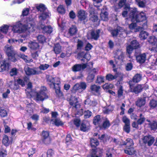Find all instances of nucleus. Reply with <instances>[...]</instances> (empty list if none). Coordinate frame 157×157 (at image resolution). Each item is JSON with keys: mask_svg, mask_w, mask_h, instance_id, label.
I'll return each instance as SVG.
<instances>
[{"mask_svg": "<svg viewBox=\"0 0 157 157\" xmlns=\"http://www.w3.org/2000/svg\"><path fill=\"white\" fill-rule=\"evenodd\" d=\"M18 72V70L15 68L11 69L10 72V75L11 76L16 75Z\"/></svg>", "mask_w": 157, "mask_h": 157, "instance_id": "58", "label": "nucleus"}, {"mask_svg": "<svg viewBox=\"0 0 157 157\" xmlns=\"http://www.w3.org/2000/svg\"><path fill=\"white\" fill-rule=\"evenodd\" d=\"M49 65L48 64H40L38 69L40 70L44 71L47 69L49 67Z\"/></svg>", "mask_w": 157, "mask_h": 157, "instance_id": "53", "label": "nucleus"}, {"mask_svg": "<svg viewBox=\"0 0 157 157\" xmlns=\"http://www.w3.org/2000/svg\"><path fill=\"white\" fill-rule=\"evenodd\" d=\"M148 41L154 46L152 48V50L157 52V39L154 36H152L150 37L148 39Z\"/></svg>", "mask_w": 157, "mask_h": 157, "instance_id": "14", "label": "nucleus"}, {"mask_svg": "<svg viewBox=\"0 0 157 157\" xmlns=\"http://www.w3.org/2000/svg\"><path fill=\"white\" fill-rule=\"evenodd\" d=\"M91 56L89 53L86 54L84 56L83 58L81 60L84 62H87L90 59Z\"/></svg>", "mask_w": 157, "mask_h": 157, "instance_id": "52", "label": "nucleus"}, {"mask_svg": "<svg viewBox=\"0 0 157 157\" xmlns=\"http://www.w3.org/2000/svg\"><path fill=\"white\" fill-rule=\"evenodd\" d=\"M7 115V112L6 109L3 108H0V116L2 117H4Z\"/></svg>", "mask_w": 157, "mask_h": 157, "instance_id": "43", "label": "nucleus"}, {"mask_svg": "<svg viewBox=\"0 0 157 157\" xmlns=\"http://www.w3.org/2000/svg\"><path fill=\"white\" fill-rule=\"evenodd\" d=\"M36 8L40 12V15L39 18L40 21H43L46 18L50 16V13L48 12L45 5L42 4H37Z\"/></svg>", "mask_w": 157, "mask_h": 157, "instance_id": "4", "label": "nucleus"}, {"mask_svg": "<svg viewBox=\"0 0 157 157\" xmlns=\"http://www.w3.org/2000/svg\"><path fill=\"white\" fill-rule=\"evenodd\" d=\"M126 145V147H132L133 145V143L132 140L130 138L127 139L126 142L124 144Z\"/></svg>", "mask_w": 157, "mask_h": 157, "instance_id": "40", "label": "nucleus"}, {"mask_svg": "<svg viewBox=\"0 0 157 157\" xmlns=\"http://www.w3.org/2000/svg\"><path fill=\"white\" fill-rule=\"evenodd\" d=\"M122 32V30H123L121 28H119L117 30H113L112 31L111 34L112 36H116L119 33V32H121V30Z\"/></svg>", "mask_w": 157, "mask_h": 157, "instance_id": "57", "label": "nucleus"}, {"mask_svg": "<svg viewBox=\"0 0 157 157\" xmlns=\"http://www.w3.org/2000/svg\"><path fill=\"white\" fill-rule=\"evenodd\" d=\"M94 77V75L90 73L87 78V80L88 82H91L93 81Z\"/></svg>", "mask_w": 157, "mask_h": 157, "instance_id": "63", "label": "nucleus"}, {"mask_svg": "<svg viewBox=\"0 0 157 157\" xmlns=\"http://www.w3.org/2000/svg\"><path fill=\"white\" fill-rule=\"evenodd\" d=\"M48 84L51 88H54L55 90L56 94L58 95L61 94L60 90L59 84L60 83V79L57 77L53 78L49 77L48 78Z\"/></svg>", "mask_w": 157, "mask_h": 157, "instance_id": "5", "label": "nucleus"}, {"mask_svg": "<svg viewBox=\"0 0 157 157\" xmlns=\"http://www.w3.org/2000/svg\"><path fill=\"white\" fill-rule=\"evenodd\" d=\"M100 30L99 29L95 31H93L87 34V38L89 39H94L97 40L99 36Z\"/></svg>", "mask_w": 157, "mask_h": 157, "instance_id": "12", "label": "nucleus"}, {"mask_svg": "<svg viewBox=\"0 0 157 157\" xmlns=\"http://www.w3.org/2000/svg\"><path fill=\"white\" fill-rule=\"evenodd\" d=\"M86 67V64H77L73 66L72 70L74 72H77L84 69Z\"/></svg>", "mask_w": 157, "mask_h": 157, "instance_id": "19", "label": "nucleus"}, {"mask_svg": "<svg viewBox=\"0 0 157 157\" xmlns=\"http://www.w3.org/2000/svg\"><path fill=\"white\" fill-rule=\"evenodd\" d=\"M10 65L9 63L6 61H4L1 64L0 67L1 71H8L9 69Z\"/></svg>", "mask_w": 157, "mask_h": 157, "instance_id": "26", "label": "nucleus"}, {"mask_svg": "<svg viewBox=\"0 0 157 157\" xmlns=\"http://www.w3.org/2000/svg\"><path fill=\"white\" fill-rule=\"evenodd\" d=\"M132 18L131 19L132 22L137 23L143 22L141 23L140 25H142V28L144 29H146L147 28V18L146 16V14L142 12L137 15V11L136 13L133 14Z\"/></svg>", "mask_w": 157, "mask_h": 157, "instance_id": "3", "label": "nucleus"}, {"mask_svg": "<svg viewBox=\"0 0 157 157\" xmlns=\"http://www.w3.org/2000/svg\"><path fill=\"white\" fill-rule=\"evenodd\" d=\"M125 153L129 155H132L134 154L135 151L134 148L132 147H129L126 148V149L124 150Z\"/></svg>", "mask_w": 157, "mask_h": 157, "instance_id": "38", "label": "nucleus"}, {"mask_svg": "<svg viewBox=\"0 0 157 157\" xmlns=\"http://www.w3.org/2000/svg\"><path fill=\"white\" fill-rule=\"evenodd\" d=\"M10 26H9L6 25H4L0 27V30L1 32L4 34H6L7 33L9 29V28Z\"/></svg>", "mask_w": 157, "mask_h": 157, "instance_id": "36", "label": "nucleus"}, {"mask_svg": "<svg viewBox=\"0 0 157 157\" xmlns=\"http://www.w3.org/2000/svg\"><path fill=\"white\" fill-rule=\"evenodd\" d=\"M77 31V29L76 26H72L69 29L68 33L70 36H72L76 33Z\"/></svg>", "mask_w": 157, "mask_h": 157, "instance_id": "33", "label": "nucleus"}, {"mask_svg": "<svg viewBox=\"0 0 157 157\" xmlns=\"http://www.w3.org/2000/svg\"><path fill=\"white\" fill-rule=\"evenodd\" d=\"M89 11L90 13V19L94 22L97 21L98 20L97 13L94 12V9L92 7H90Z\"/></svg>", "mask_w": 157, "mask_h": 157, "instance_id": "15", "label": "nucleus"}, {"mask_svg": "<svg viewBox=\"0 0 157 157\" xmlns=\"http://www.w3.org/2000/svg\"><path fill=\"white\" fill-rule=\"evenodd\" d=\"M101 122L100 116L97 115L95 116L93 119V123L95 125H99Z\"/></svg>", "mask_w": 157, "mask_h": 157, "instance_id": "35", "label": "nucleus"}, {"mask_svg": "<svg viewBox=\"0 0 157 157\" xmlns=\"http://www.w3.org/2000/svg\"><path fill=\"white\" fill-rule=\"evenodd\" d=\"M41 140L44 144H47L50 143L51 141L49 136V133L47 131H43L41 134Z\"/></svg>", "mask_w": 157, "mask_h": 157, "instance_id": "13", "label": "nucleus"}, {"mask_svg": "<svg viewBox=\"0 0 157 157\" xmlns=\"http://www.w3.org/2000/svg\"><path fill=\"white\" fill-rule=\"evenodd\" d=\"M130 87L131 91L134 92L136 94H138L140 92L143 88L142 86L140 85H138L133 88V86L130 84Z\"/></svg>", "mask_w": 157, "mask_h": 157, "instance_id": "20", "label": "nucleus"}, {"mask_svg": "<svg viewBox=\"0 0 157 157\" xmlns=\"http://www.w3.org/2000/svg\"><path fill=\"white\" fill-rule=\"evenodd\" d=\"M37 39L39 42L41 43H44L46 40L45 37L42 35H40L38 36Z\"/></svg>", "mask_w": 157, "mask_h": 157, "instance_id": "61", "label": "nucleus"}, {"mask_svg": "<svg viewBox=\"0 0 157 157\" xmlns=\"http://www.w3.org/2000/svg\"><path fill=\"white\" fill-rule=\"evenodd\" d=\"M147 121L148 122V124L150 125L152 129L155 130L157 129V122L155 121L151 123L149 120H147Z\"/></svg>", "mask_w": 157, "mask_h": 157, "instance_id": "41", "label": "nucleus"}, {"mask_svg": "<svg viewBox=\"0 0 157 157\" xmlns=\"http://www.w3.org/2000/svg\"><path fill=\"white\" fill-rule=\"evenodd\" d=\"M78 17L81 20H83L86 19L87 16V13L82 10H79L78 13Z\"/></svg>", "mask_w": 157, "mask_h": 157, "instance_id": "25", "label": "nucleus"}, {"mask_svg": "<svg viewBox=\"0 0 157 157\" xmlns=\"http://www.w3.org/2000/svg\"><path fill=\"white\" fill-rule=\"evenodd\" d=\"M140 119L137 121V123L138 124H141L145 121V119L142 114H140Z\"/></svg>", "mask_w": 157, "mask_h": 157, "instance_id": "59", "label": "nucleus"}, {"mask_svg": "<svg viewBox=\"0 0 157 157\" xmlns=\"http://www.w3.org/2000/svg\"><path fill=\"white\" fill-rule=\"evenodd\" d=\"M117 77L116 75H113L111 74H109L106 75L105 78L106 80L111 81L115 79Z\"/></svg>", "mask_w": 157, "mask_h": 157, "instance_id": "42", "label": "nucleus"}, {"mask_svg": "<svg viewBox=\"0 0 157 157\" xmlns=\"http://www.w3.org/2000/svg\"><path fill=\"white\" fill-rule=\"evenodd\" d=\"M58 12L62 14H63L65 13V10L64 6L63 5H59L57 8Z\"/></svg>", "mask_w": 157, "mask_h": 157, "instance_id": "55", "label": "nucleus"}, {"mask_svg": "<svg viewBox=\"0 0 157 157\" xmlns=\"http://www.w3.org/2000/svg\"><path fill=\"white\" fill-rule=\"evenodd\" d=\"M86 87V83L84 82H82L75 84L73 87V90L75 91L78 90L79 92H81L84 90Z\"/></svg>", "mask_w": 157, "mask_h": 157, "instance_id": "11", "label": "nucleus"}, {"mask_svg": "<svg viewBox=\"0 0 157 157\" xmlns=\"http://www.w3.org/2000/svg\"><path fill=\"white\" fill-rule=\"evenodd\" d=\"M114 57L115 60H117V59L118 60L116 61L117 62L120 61L121 62L124 58V53L121 50H117L115 52V53Z\"/></svg>", "mask_w": 157, "mask_h": 157, "instance_id": "17", "label": "nucleus"}, {"mask_svg": "<svg viewBox=\"0 0 157 157\" xmlns=\"http://www.w3.org/2000/svg\"><path fill=\"white\" fill-rule=\"evenodd\" d=\"M40 52V50H37L36 52H32L31 53V57L35 60H36L38 59L39 55Z\"/></svg>", "mask_w": 157, "mask_h": 157, "instance_id": "46", "label": "nucleus"}, {"mask_svg": "<svg viewBox=\"0 0 157 157\" xmlns=\"http://www.w3.org/2000/svg\"><path fill=\"white\" fill-rule=\"evenodd\" d=\"M4 50L8 56L9 59L13 62L16 61L17 59L15 57L16 52L11 46L8 45H6L5 47Z\"/></svg>", "mask_w": 157, "mask_h": 157, "instance_id": "6", "label": "nucleus"}, {"mask_svg": "<svg viewBox=\"0 0 157 157\" xmlns=\"http://www.w3.org/2000/svg\"><path fill=\"white\" fill-rule=\"evenodd\" d=\"M90 144L93 147H95L98 146L99 144V142L95 139H92L90 140Z\"/></svg>", "mask_w": 157, "mask_h": 157, "instance_id": "51", "label": "nucleus"}, {"mask_svg": "<svg viewBox=\"0 0 157 157\" xmlns=\"http://www.w3.org/2000/svg\"><path fill=\"white\" fill-rule=\"evenodd\" d=\"M98 149L95 151L93 150L91 154V157H98L101 156L102 152L100 151L99 152L98 151Z\"/></svg>", "mask_w": 157, "mask_h": 157, "instance_id": "45", "label": "nucleus"}, {"mask_svg": "<svg viewBox=\"0 0 157 157\" xmlns=\"http://www.w3.org/2000/svg\"><path fill=\"white\" fill-rule=\"evenodd\" d=\"M28 80V79L25 77L23 79L21 78L18 79L17 80V83L19 85H21L22 86H24L25 85V82Z\"/></svg>", "mask_w": 157, "mask_h": 157, "instance_id": "39", "label": "nucleus"}, {"mask_svg": "<svg viewBox=\"0 0 157 157\" xmlns=\"http://www.w3.org/2000/svg\"><path fill=\"white\" fill-rule=\"evenodd\" d=\"M149 36V34L147 32L143 31L140 32L139 35V37L141 40H144L146 39Z\"/></svg>", "mask_w": 157, "mask_h": 157, "instance_id": "28", "label": "nucleus"}, {"mask_svg": "<svg viewBox=\"0 0 157 157\" xmlns=\"http://www.w3.org/2000/svg\"><path fill=\"white\" fill-rule=\"evenodd\" d=\"M139 43L136 40L132 41L130 44L127 47V51L128 54L131 53L134 49L138 48L139 47Z\"/></svg>", "mask_w": 157, "mask_h": 157, "instance_id": "9", "label": "nucleus"}, {"mask_svg": "<svg viewBox=\"0 0 157 157\" xmlns=\"http://www.w3.org/2000/svg\"><path fill=\"white\" fill-rule=\"evenodd\" d=\"M74 124L76 126L78 127L80 125V120L78 118L74 119L73 121Z\"/></svg>", "mask_w": 157, "mask_h": 157, "instance_id": "64", "label": "nucleus"}, {"mask_svg": "<svg viewBox=\"0 0 157 157\" xmlns=\"http://www.w3.org/2000/svg\"><path fill=\"white\" fill-rule=\"evenodd\" d=\"M19 56L23 59L26 63H29L33 62V59L29 58L27 56H25L24 55L20 54Z\"/></svg>", "mask_w": 157, "mask_h": 157, "instance_id": "37", "label": "nucleus"}, {"mask_svg": "<svg viewBox=\"0 0 157 157\" xmlns=\"http://www.w3.org/2000/svg\"><path fill=\"white\" fill-rule=\"evenodd\" d=\"M42 22L40 21L39 24L40 25L39 27V28L41 29L44 32L51 33L52 31V27L50 26H45L44 24H43Z\"/></svg>", "mask_w": 157, "mask_h": 157, "instance_id": "16", "label": "nucleus"}, {"mask_svg": "<svg viewBox=\"0 0 157 157\" xmlns=\"http://www.w3.org/2000/svg\"><path fill=\"white\" fill-rule=\"evenodd\" d=\"M53 51L55 54H59L61 52V47L60 45L58 44H55Z\"/></svg>", "mask_w": 157, "mask_h": 157, "instance_id": "31", "label": "nucleus"}, {"mask_svg": "<svg viewBox=\"0 0 157 157\" xmlns=\"http://www.w3.org/2000/svg\"><path fill=\"white\" fill-rule=\"evenodd\" d=\"M33 18L29 19L26 20V24H22L20 22L16 23L15 25L10 26L12 28V30L14 33H21L26 32L29 33L35 30L33 25Z\"/></svg>", "mask_w": 157, "mask_h": 157, "instance_id": "2", "label": "nucleus"}, {"mask_svg": "<svg viewBox=\"0 0 157 157\" xmlns=\"http://www.w3.org/2000/svg\"><path fill=\"white\" fill-rule=\"evenodd\" d=\"M2 142L3 144L6 146H9L12 143V141L10 140L9 137L6 135L4 136Z\"/></svg>", "mask_w": 157, "mask_h": 157, "instance_id": "27", "label": "nucleus"}, {"mask_svg": "<svg viewBox=\"0 0 157 157\" xmlns=\"http://www.w3.org/2000/svg\"><path fill=\"white\" fill-rule=\"evenodd\" d=\"M84 118H88L92 115V113L89 110H85L84 111Z\"/></svg>", "mask_w": 157, "mask_h": 157, "instance_id": "54", "label": "nucleus"}, {"mask_svg": "<svg viewBox=\"0 0 157 157\" xmlns=\"http://www.w3.org/2000/svg\"><path fill=\"white\" fill-rule=\"evenodd\" d=\"M90 123L87 121H84L82 123L80 126V130L83 132L88 131L89 129Z\"/></svg>", "mask_w": 157, "mask_h": 157, "instance_id": "21", "label": "nucleus"}, {"mask_svg": "<svg viewBox=\"0 0 157 157\" xmlns=\"http://www.w3.org/2000/svg\"><path fill=\"white\" fill-rule=\"evenodd\" d=\"M115 151L114 150L113 148H110L107 151L106 153V157H112V154Z\"/></svg>", "mask_w": 157, "mask_h": 157, "instance_id": "50", "label": "nucleus"}, {"mask_svg": "<svg viewBox=\"0 0 157 157\" xmlns=\"http://www.w3.org/2000/svg\"><path fill=\"white\" fill-rule=\"evenodd\" d=\"M150 105L151 108H155L157 106V101L154 100H151L150 102Z\"/></svg>", "mask_w": 157, "mask_h": 157, "instance_id": "62", "label": "nucleus"}, {"mask_svg": "<svg viewBox=\"0 0 157 157\" xmlns=\"http://www.w3.org/2000/svg\"><path fill=\"white\" fill-rule=\"evenodd\" d=\"M113 87V85L110 83H105L102 86L104 90L111 89Z\"/></svg>", "mask_w": 157, "mask_h": 157, "instance_id": "56", "label": "nucleus"}, {"mask_svg": "<svg viewBox=\"0 0 157 157\" xmlns=\"http://www.w3.org/2000/svg\"><path fill=\"white\" fill-rule=\"evenodd\" d=\"M137 9L136 8H131L128 6H126L124 8V11L122 12V15L123 17H125L127 16V13H129V17L131 20L132 16L133 15L132 14L135 13Z\"/></svg>", "mask_w": 157, "mask_h": 157, "instance_id": "8", "label": "nucleus"}, {"mask_svg": "<svg viewBox=\"0 0 157 157\" xmlns=\"http://www.w3.org/2000/svg\"><path fill=\"white\" fill-rule=\"evenodd\" d=\"M52 121L53 122L52 124L57 126L62 125L63 124L60 119L58 118L53 119Z\"/></svg>", "mask_w": 157, "mask_h": 157, "instance_id": "32", "label": "nucleus"}, {"mask_svg": "<svg viewBox=\"0 0 157 157\" xmlns=\"http://www.w3.org/2000/svg\"><path fill=\"white\" fill-rule=\"evenodd\" d=\"M110 123L109 120L106 119L104 121L103 123L102 126V128L105 129L108 128L110 126Z\"/></svg>", "mask_w": 157, "mask_h": 157, "instance_id": "49", "label": "nucleus"}, {"mask_svg": "<svg viewBox=\"0 0 157 157\" xmlns=\"http://www.w3.org/2000/svg\"><path fill=\"white\" fill-rule=\"evenodd\" d=\"M90 89L93 92L99 94L100 92V86L94 84L91 86Z\"/></svg>", "mask_w": 157, "mask_h": 157, "instance_id": "30", "label": "nucleus"}, {"mask_svg": "<svg viewBox=\"0 0 157 157\" xmlns=\"http://www.w3.org/2000/svg\"><path fill=\"white\" fill-rule=\"evenodd\" d=\"M46 90V88L43 86L41 87L39 92H35L32 90V83L29 82L27 84V87L25 90V92L28 98H33L36 101H42L48 98L45 93Z\"/></svg>", "mask_w": 157, "mask_h": 157, "instance_id": "1", "label": "nucleus"}, {"mask_svg": "<svg viewBox=\"0 0 157 157\" xmlns=\"http://www.w3.org/2000/svg\"><path fill=\"white\" fill-rule=\"evenodd\" d=\"M70 105L77 109L80 107V105L78 103L77 99L75 97L71 99L70 101Z\"/></svg>", "mask_w": 157, "mask_h": 157, "instance_id": "22", "label": "nucleus"}, {"mask_svg": "<svg viewBox=\"0 0 157 157\" xmlns=\"http://www.w3.org/2000/svg\"><path fill=\"white\" fill-rule=\"evenodd\" d=\"M138 6L141 7L145 6L148 0H135Z\"/></svg>", "mask_w": 157, "mask_h": 157, "instance_id": "34", "label": "nucleus"}, {"mask_svg": "<svg viewBox=\"0 0 157 157\" xmlns=\"http://www.w3.org/2000/svg\"><path fill=\"white\" fill-rule=\"evenodd\" d=\"M24 70L25 74L27 75H38L41 73V71L39 70L38 68H32L27 66H25Z\"/></svg>", "mask_w": 157, "mask_h": 157, "instance_id": "7", "label": "nucleus"}, {"mask_svg": "<svg viewBox=\"0 0 157 157\" xmlns=\"http://www.w3.org/2000/svg\"><path fill=\"white\" fill-rule=\"evenodd\" d=\"M100 17L101 20L106 21L108 20V14L107 12L102 11L100 14Z\"/></svg>", "mask_w": 157, "mask_h": 157, "instance_id": "44", "label": "nucleus"}, {"mask_svg": "<svg viewBox=\"0 0 157 157\" xmlns=\"http://www.w3.org/2000/svg\"><path fill=\"white\" fill-rule=\"evenodd\" d=\"M137 61L140 63H144L146 60V55L145 53L140 54L136 56Z\"/></svg>", "mask_w": 157, "mask_h": 157, "instance_id": "24", "label": "nucleus"}, {"mask_svg": "<svg viewBox=\"0 0 157 157\" xmlns=\"http://www.w3.org/2000/svg\"><path fill=\"white\" fill-rule=\"evenodd\" d=\"M7 155L6 149L2 148L0 152V157H5Z\"/></svg>", "mask_w": 157, "mask_h": 157, "instance_id": "60", "label": "nucleus"}, {"mask_svg": "<svg viewBox=\"0 0 157 157\" xmlns=\"http://www.w3.org/2000/svg\"><path fill=\"white\" fill-rule=\"evenodd\" d=\"M141 79V76L138 74H136L133 77V81L134 82H139Z\"/></svg>", "mask_w": 157, "mask_h": 157, "instance_id": "47", "label": "nucleus"}, {"mask_svg": "<svg viewBox=\"0 0 157 157\" xmlns=\"http://www.w3.org/2000/svg\"><path fill=\"white\" fill-rule=\"evenodd\" d=\"M145 103V100L141 98L138 99L136 102V105L139 107H141L144 105Z\"/></svg>", "mask_w": 157, "mask_h": 157, "instance_id": "48", "label": "nucleus"}, {"mask_svg": "<svg viewBox=\"0 0 157 157\" xmlns=\"http://www.w3.org/2000/svg\"><path fill=\"white\" fill-rule=\"evenodd\" d=\"M131 23L129 25V28L131 31L132 32H136L139 31L140 30H141L142 27L137 26L136 24V22H133Z\"/></svg>", "mask_w": 157, "mask_h": 157, "instance_id": "18", "label": "nucleus"}, {"mask_svg": "<svg viewBox=\"0 0 157 157\" xmlns=\"http://www.w3.org/2000/svg\"><path fill=\"white\" fill-rule=\"evenodd\" d=\"M28 45L30 49L33 50H37L40 47L39 44L35 41H31L29 42Z\"/></svg>", "mask_w": 157, "mask_h": 157, "instance_id": "23", "label": "nucleus"}, {"mask_svg": "<svg viewBox=\"0 0 157 157\" xmlns=\"http://www.w3.org/2000/svg\"><path fill=\"white\" fill-rule=\"evenodd\" d=\"M8 85L11 89L14 90H17L19 88V86L17 84L13 81H10Z\"/></svg>", "mask_w": 157, "mask_h": 157, "instance_id": "29", "label": "nucleus"}, {"mask_svg": "<svg viewBox=\"0 0 157 157\" xmlns=\"http://www.w3.org/2000/svg\"><path fill=\"white\" fill-rule=\"evenodd\" d=\"M141 140L144 143L147 144V145L150 146L154 142L155 139L151 135L146 136H144Z\"/></svg>", "mask_w": 157, "mask_h": 157, "instance_id": "10", "label": "nucleus"}]
</instances>
